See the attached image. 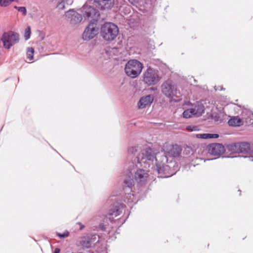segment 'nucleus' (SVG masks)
I'll return each mask as SVG.
<instances>
[{"instance_id": "obj_39", "label": "nucleus", "mask_w": 253, "mask_h": 253, "mask_svg": "<svg viewBox=\"0 0 253 253\" xmlns=\"http://www.w3.org/2000/svg\"><path fill=\"white\" fill-rule=\"evenodd\" d=\"M189 127H191V126H188L187 127V128H189Z\"/></svg>"}, {"instance_id": "obj_1", "label": "nucleus", "mask_w": 253, "mask_h": 253, "mask_svg": "<svg viewBox=\"0 0 253 253\" xmlns=\"http://www.w3.org/2000/svg\"><path fill=\"white\" fill-rule=\"evenodd\" d=\"M136 159L138 164L148 163L149 162H152L155 160L157 172L162 177H169L175 174L170 166L166 164L167 163L164 160L163 157L159 160L156 158L153 150L150 148L142 150L137 156Z\"/></svg>"}, {"instance_id": "obj_27", "label": "nucleus", "mask_w": 253, "mask_h": 253, "mask_svg": "<svg viewBox=\"0 0 253 253\" xmlns=\"http://www.w3.org/2000/svg\"><path fill=\"white\" fill-rule=\"evenodd\" d=\"M10 3L9 0H0V6L2 7H6Z\"/></svg>"}, {"instance_id": "obj_6", "label": "nucleus", "mask_w": 253, "mask_h": 253, "mask_svg": "<svg viewBox=\"0 0 253 253\" xmlns=\"http://www.w3.org/2000/svg\"><path fill=\"white\" fill-rule=\"evenodd\" d=\"M19 37L18 33L12 31L4 32L0 39L2 42L3 46L6 49H10L19 42Z\"/></svg>"}, {"instance_id": "obj_20", "label": "nucleus", "mask_w": 253, "mask_h": 253, "mask_svg": "<svg viewBox=\"0 0 253 253\" xmlns=\"http://www.w3.org/2000/svg\"><path fill=\"white\" fill-rule=\"evenodd\" d=\"M228 124L230 126H239L242 125L243 122L242 120L238 117H235L229 119Z\"/></svg>"}, {"instance_id": "obj_30", "label": "nucleus", "mask_w": 253, "mask_h": 253, "mask_svg": "<svg viewBox=\"0 0 253 253\" xmlns=\"http://www.w3.org/2000/svg\"><path fill=\"white\" fill-rule=\"evenodd\" d=\"M196 137L201 139H207V133L197 134Z\"/></svg>"}, {"instance_id": "obj_35", "label": "nucleus", "mask_w": 253, "mask_h": 253, "mask_svg": "<svg viewBox=\"0 0 253 253\" xmlns=\"http://www.w3.org/2000/svg\"><path fill=\"white\" fill-rule=\"evenodd\" d=\"M78 224L80 226V230H83L84 227V226L83 225L81 222H78Z\"/></svg>"}, {"instance_id": "obj_10", "label": "nucleus", "mask_w": 253, "mask_h": 253, "mask_svg": "<svg viewBox=\"0 0 253 253\" xmlns=\"http://www.w3.org/2000/svg\"><path fill=\"white\" fill-rule=\"evenodd\" d=\"M97 22L90 21L83 34L84 40L87 41L94 38L98 34Z\"/></svg>"}, {"instance_id": "obj_3", "label": "nucleus", "mask_w": 253, "mask_h": 253, "mask_svg": "<svg viewBox=\"0 0 253 253\" xmlns=\"http://www.w3.org/2000/svg\"><path fill=\"white\" fill-rule=\"evenodd\" d=\"M181 150V147L177 144L166 143L163 148L164 155L162 157L167 163H171L174 159L180 157Z\"/></svg>"}, {"instance_id": "obj_9", "label": "nucleus", "mask_w": 253, "mask_h": 253, "mask_svg": "<svg viewBox=\"0 0 253 253\" xmlns=\"http://www.w3.org/2000/svg\"><path fill=\"white\" fill-rule=\"evenodd\" d=\"M162 93L167 97L172 98L177 94L176 85L171 80L165 81L161 85Z\"/></svg>"}, {"instance_id": "obj_32", "label": "nucleus", "mask_w": 253, "mask_h": 253, "mask_svg": "<svg viewBox=\"0 0 253 253\" xmlns=\"http://www.w3.org/2000/svg\"><path fill=\"white\" fill-rule=\"evenodd\" d=\"M137 151V149L135 147H131L128 150V152L130 154H134Z\"/></svg>"}, {"instance_id": "obj_17", "label": "nucleus", "mask_w": 253, "mask_h": 253, "mask_svg": "<svg viewBox=\"0 0 253 253\" xmlns=\"http://www.w3.org/2000/svg\"><path fill=\"white\" fill-rule=\"evenodd\" d=\"M102 10L111 9L114 5V0H94Z\"/></svg>"}, {"instance_id": "obj_38", "label": "nucleus", "mask_w": 253, "mask_h": 253, "mask_svg": "<svg viewBox=\"0 0 253 253\" xmlns=\"http://www.w3.org/2000/svg\"><path fill=\"white\" fill-rule=\"evenodd\" d=\"M10 2L14 1V0H9Z\"/></svg>"}, {"instance_id": "obj_36", "label": "nucleus", "mask_w": 253, "mask_h": 253, "mask_svg": "<svg viewBox=\"0 0 253 253\" xmlns=\"http://www.w3.org/2000/svg\"><path fill=\"white\" fill-rule=\"evenodd\" d=\"M60 249L59 248H55L54 251V253H60Z\"/></svg>"}, {"instance_id": "obj_12", "label": "nucleus", "mask_w": 253, "mask_h": 253, "mask_svg": "<svg viewBox=\"0 0 253 253\" xmlns=\"http://www.w3.org/2000/svg\"><path fill=\"white\" fill-rule=\"evenodd\" d=\"M66 16L70 19L71 24L73 25L80 23L83 17L82 14H79L73 9L68 11L66 13Z\"/></svg>"}, {"instance_id": "obj_16", "label": "nucleus", "mask_w": 253, "mask_h": 253, "mask_svg": "<svg viewBox=\"0 0 253 253\" xmlns=\"http://www.w3.org/2000/svg\"><path fill=\"white\" fill-rule=\"evenodd\" d=\"M154 101V96L152 94L142 96L140 98L138 103L139 109H144L150 106Z\"/></svg>"}, {"instance_id": "obj_8", "label": "nucleus", "mask_w": 253, "mask_h": 253, "mask_svg": "<svg viewBox=\"0 0 253 253\" xmlns=\"http://www.w3.org/2000/svg\"><path fill=\"white\" fill-rule=\"evenodd\" d=\"M160 80L158 72L151 67H148L143 74V81L148 86L157 84Z\"/></svg>"}, {"instance_id": "obj_21", "label": "nucleus", "mask_w": 253, "mask_h": 253, "mask_svg": "<svg viewBox=\"0 0 253 253\" xmlns=\"http://www.w3.org/2000/svg\"><path fill=\"white\" fill-rule=\"evenodd\" d=\"M128 2L132 5L135 6L136 7L140 8L145 7L146 4V0H127Z\"/></svg>"}, {"instance_id": "obj_28", "label": "nucleus", "mask_w": 253, "mask_h": 253, "mask_svg": "<svg viewBox=\"0 0 253 253\" xmlns=\"http://www.w3.org/2000/svg\"><path fill=\"white\" fill-rule=\"evenodd\" d=\"M219 135L216 133H207V139L217 138Z\"/></svg>"}, {"instance_id": "obj_13", "label": "nucleus", "mask_w": 253, "mask_h": 253, "mask_svg": "<svg viewBox=\"0 0 253 253\" xmlns=\"http://www.w3.org/2000/svg\"><path fill=\"white\" fill-rule=\"evenodd\" d=\"M148 177V174L143 169H138L135 172L134 180L138 183L139 185L145 184Z\"/></svg>"}, {"instance_id": "obj_11", "label": "nucleus", "mask_w": 253, "mask_h": 253, "mask_svg": "<svg viewBox=\"0 0 253 253\" xmlns=\"http://www.w3.org/2000/svg\"><path fill=\"white\" fill-rule=\"evenodd\" d=\"M208 152L211 155L218 157L225 151L223 145L220 143H212L207 147Z\"/></svg>"}, {"instance_id": "obj_4", "label": "nucleus", "mask_w": 253, "mask_h": 253, "mask_svg": "<svg viewBox=\"0 0 253 253\" xmlns=\"http://www.w3.org/2000/svg\"><path fill=\"white\" fill-rule=\"evenodd\" d=\"M143 68V65L140 61L132 59L127 62L125 70L127 76L132 78H135L140 75Z\"/></svg>"}, {"instance_id": "obj_34", "label": "nucleus", "mask_w": 253, "mask_h": 253, "mask_svg": "<svg viewBox=\"0 0 253 253\" xmlns=\"http://www.w3.org/2000/svg\"><path fill=\"white\" fill-rule=\"evenodd\" d=\"M73 2V0H66V2L67 4L70 5Z\"/></svg>"}, {"instance_id": "obj_19", "label": "nucleus", "mask_w": 253, "mask_h": 253, "mask_svg": "<svg viewBox=\"0 0 253 253\" xmlns=\"http://www.w3.org/2000/svg\"><path fill=\"white\" fill-rule=\"evenodd\" d=\"M128 173L130 174L127 176L124 180V188L128 187L131 188L132 186L134 185V180L131 177L132 176V173L131 171L129 170Z\"/></svg>"}, {"instance_id": "obj_22", "label": "nucleus", "mask_w": 253, "mask_h": 253, "mask_svg": "<svg viewBox=\"0 0 253 253\" xmlns=\"http://www.w3.org/2000/svg\"><path fill=\"white\" fill-rule=\"evenodd\" d=\"M183 117L184 118H189L195 115L192 110V108L185 110L183 113Z\"/></svg>"}, {"instance_id": "obj_5", "label": "nucleus", "mask_w": 253, "mask_h": 253, "mask_svg": "<svg viewBox=\"0 0 253 253\" xmlns=\"http://www.w3.org/2000/svg\"><path fill=\"white\" fill-rule=\"evenodd\" d=\"M102 38L106 41L114 40L118 35L119 28L118 26L112 23H105L101 28Z\"/></svg>"}, {"instance_id": "obj_26", "label": "nucleus", "mask_w": 253, "mask_h": 253, "mask_svg": "<svg viewBox=\"0 0 253 253\" xmlns=\"http://www.w3.org/2000/svg\"><path fill=\"white\" fill-rule=\"evenodd\" d=\"M69 232L67 230L65 231L63 233H57V236L61 239L67 237L69 236Z\"/></svg>"}, {"instance_id": "obj_2", "label": "nucleus", "mask_w": 253, "mask_h": 253, "mask_svg": "<svg viewBox=\"0 0 253 253\" xmlns=\"http://www.w3.org/2000/svg\"><path fill=\"white\" fill-rule=\"evenodd\" d=\"M226 150L230 154H243L245 158L250 157L253 154V150L249 143L246 142H235L226 145Z\"/></svg>"}, {"instance_id": "obj_31", "label": "nucleus", "mask_w": 253, "mask_h": 253, "mask_svg": "<svg viewBox=\"0 0 253 253\" xmlns=\"http://www.w3.org/2000/svg\"><path fill=\"white\" fill-rule=\"evenodd\" d=\"M58 7L60 9H63L65 8V2L63 0L58 2Z\"/></svg>"}, {"instance_id": "obj_23", "label": "nucleus", "mask_w": 253, "mask_h": 253, "mask_svg": "<svg viewBox=\"0 0 253 253\" xmlns=\"http://www.w3.org/2000/svg\"><path fill=\"white\" fill-rule=\"evenodd\" d=\"M34 49L33 47H28L27 50V57L29 60L33 59Z\"/></svg>"}, {"instance_id": "obj_7", "label": "nucleus", "mask_w": 253, "mask_h": 253, "mask_svg": "<svg viewBox=\"0 0 253 253\" xmlns=\"http://www.w3.org/2000/svg\"><path fill=\"white\" fill-rule=\"evenodd\" d=\"M82 14L85 19H91L90 21L97 22L98 18L100 16L99 11L93 6L88 5L87 3L84 4L81 9Z\"/></svg>"}, {"instance_id": "obj_24", "label": "nucleus", "mask_w": 253, "mask_h": 253, "mask_svg": "<svg viewBox=\"0 0 253 253\" xmlns=\"http://www.w3.org/2000/svg\"><path fill=\"white\" fill-rule=\"evenodd\" d=\"M31 34V28L30 26H28L24 31V38L26 41L29 40L30 38Z\"/></svg>"}, {"instance_id": "obj_33", "label": "nucleus", "mask_w": 253, "mask_h": 253, "mask_svg": "<svg viewBox=\"0 0 253 253\" xmlns=\"http://www.w3.org/2000/svg\"><path fill=\"white\" fill-rule=\"evenodd\" d=\"M127 217L128 215L125 218H121L120 219H119V221H120L122 223V224H123L125 222Z\"/></svg>"}, {"instance_id": "obj_29", "label": "nucleus", "mask_w": 253, "mask_h": 253, "mask_svg": "<svg viewBox=\"0 0 253 253\" xmlns=\"http://www.w3.org/2000/svg\"><path fill=\"white\" fill-rule=\"evenodd\" d=\"M243 113H246L248 115L249 119L250 120H253V113L251 111L245 110L243 111Z\"/></svg>"}, {"instance_id": "obj_14", "label": "nucleus", "mask_w": 253, "mask_h": 253, "mask_svg": "<svg viewBox=\"0 0 253 253\" xmlns=\"http://www.w3.org/2000/svg\"><path fill=\"white\" fill-rule=\"evenodd\" d=\"M125 208H126V206L124 204L115 203L111 206L108 214L110 216L116 217L122 213Z\"/></svg>"}, {"instance_id": "obj_15", "label": "nucleus", "mask_w": 253, "mask_h": 253, "mask_svg": "<svg viewBox=\"0 0 253 253\" xmlns=\"http://www.w3.org/2000/svg\"><path fill=\"white\" fill-rule=\"evenodd\" d=\"M93 237L95 238V235H87L82 237L79 241V246H81L83 250L90 249L92 247Z\"/></svg>"}, {"instance_id": "obj_25", "label": "nucleus", "mask_w": 253, "mask_h": 253, "mask_svg": "<svg viewBox=\"0 0 253 253\" xmlns=\"http://www.w3.org/2000/svg\"><path fill=\"white\" fill-rule=\"evenodd\" d=\"M14 8L17 9L18 11L21 12L22 14L24 16L27 14V10L25 7H18L17 6H15Z\"/></svg>"}, {"instance_id": "obj_37", "label": "nucleus", "mask_w": 253, "mask_h": 253, "mask_svg": "<svg viewBox=\"0 0 253 253\" xmlns=\"http://www.w3.org/2000/svg\"><path fill=\"white\" fill-rule=\"evenodd\" d=\"M195 126H193V129H192L191 130H196V129L195 128Z\"/></svg>"}, {"instance_id": "obj_18", "label": "nucleus", "mask_w": 253, "mask_h": 253, "mask_svg": "<svg viewBox=\"0 0 253 253\" xmlns=\"http://www.w3.org/2000/svg\"><path fill=\"white\" fill-rule=\"evenodd\" d=\"M192 110L195 115L200 116L205 111V107L201 102L197 101L192 106Z\"/></svg>"}]
</instances>
